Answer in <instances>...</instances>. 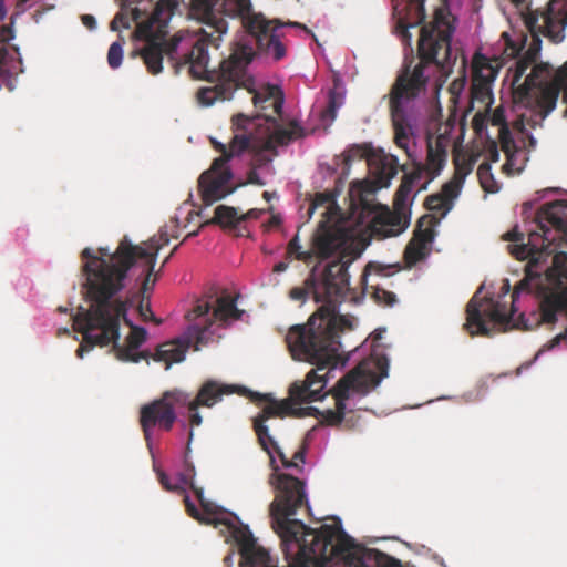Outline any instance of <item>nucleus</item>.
<instances>
[{
  "label": "nucleus",
  "instance_id": "obj_24",
  "mask_svg": "<svg viewBox=\"0 0 567 567\" xmlns=\"http://www.w3.org/2000/svg\"><path fill=\"white\" fill-rule=\"evenodd\" d=\"M316 430L312 429L308 432L303 444L300 446L298 451L295 452L291 461H305L307 456H309V450L311 449V443L315 439Z\"/></svg>",
  "mask_w": 567,
  "mask_h": 567
},
{
  "label": "nucleus",
  "instance_id": "obj_31",
  "mask_svg": "<svg viewBox=\"0 0 567 567\" xmlns=\"http://www.w3.org/2000/svg\"><path fill=\"white\" fill-rule=\"evenodd\" d=\"M265 213V210L262 209H250L246 215H240L241 216V220L244 219H247V218H252V219H257L259 218L262 214Z\"/></svg>",
  "mask_w": 567,
  "mask_h": 567
},
{
  "label": "nucleus",
  "instance_id": "obj_26",
  "mask_svg": "<svg viewBox=\"0 0 567 567\" xmlns=\"http://www.w3.org/2000/svg\"><path fill=\"white\" fill-rule=\"evenodd\" d=\"M374 298L379 303L384 306H393L396 301L394 293L381 288L375 289Z\"/></svg>",
  "mask_w": 567,
  "mask_h": 567
},
{
  "label": "nucleus",
  "instance_id": "obj_27",
  "mask_svg": "<svg viewBox=\"0 0 567 567\" xmlns=\"http://www.w3.org/2000/svg\"><path fill=\"white\" fill-rule=\"evenodd\" d=\"M465 83H466L465 78H461V79L455 80L451 84L450 91L454 99L457 97L462 93V91L464 90Z\"/></svg>",
  "mask_w": 567,
  "mask_h": 567
},
{
  "label": "nucleus",
  "instance_id": "obj_5",
  "mask_svg": "<svg viewBox=\"0 0 567 567\" xmlns=\"http://www.w3.org/2000/svg\"><path fill=\"white\" fill-rule=\"evenodd\" d=\"M352 261L353 256H350L341 262H329L322 270L315 268L303 287H295L290 291L292 300L305 301L312 296L317 303H322L307 327H292L287 334L292 357L316 365L302 383L290 386V396L296 403L322 400L328 394L324 389L330 380L350 359L341 357L339 331L353 329L358 324L354 316L340 310L350 281L348 268Z\"/></svg>",
  "mask_w": 567,
  "mask_h": 567
},
{
  "label": "nucleus",
  "instance_id": "obj_6",
  "mask_svg": "<svg viewBox=\"0 0 567 567\" xmlns=\"http://www.w3.org/2000/svg\"><path fill=\"white\" fill-rule=\"evenodd\" d=\"M538 18L533 13L526 17L530 42L509 65L505 79L513 87L516 113L513 132L506 125L499 128L502 151L506 156L503 172L509 176L524 171L528 153L536 146L529 128L542 124L556 109L559 96V87L547 82L550 76L549 66L537 63L542 49V39L534 30Z\"/></svg>",
  "mask_w": 567,
  "mask_h": 567
},
{
  "label": "nucleus",
  "instance_id": "obj_18",
  "mask_svg": "<svg viewBox=\"0 0 567 567\" xmlns=\"http://www.w3.org/2000/svg\"><path fill=\"white\" fill-rule=\"evenodd\" d=\"M408 13L405 18H400L396 32L399 35H412L410 29L416 27L425 19V0H406Z\"/></svg>",
  "mask_w": 567,
  "mask_h": 567
},
{
  "label": "nucleus",
  "instance_id": "obj_3",
  "mask_svg": "<svg viewBox=\"0 0 567 567\" xmlns=\"http://www.w3.org/2000/svg\"><path fill=\"white\" fill-rule=\"evenodd\" d=\"M558 195L545 204L525 234L516 226L505 235L512 241L511 252L518 259H529L525 267L526 276L515 287L511 309L503 300L511 291L508 280H504L497 296L481 298L485 289L483 284L471 298L466 308L465 328L471 334L488 336L498 327H507L517 311V300L523 293H536L539 306L530 323L532 329L540 323L559 324L564 331L545 343L535 354L534 360L522 364L517 373L528 369L544 353L556 349H567V192L546 188L536 193L535 202Z\"/></svg>",
  "mask_w": 567,
  "mask_h": 567
},
{
  "label": "nucleus",
  "instance_id": "obj_4",
  "mask_svg": "<svg viewBox=\"0 0 567 567\" xmlns=\"http://www.w3.org/2000/svg\"><path fill=\"white\" fill-rule=\"evenodd\" d=\"M174 231L162 229L142 245L124 237L111 251L106 246L86 247L81 252L85 306L72 313L73 328L83 341L76 357L84 358L95 344H113L116 358L138 363L150 357L143 349L148 332L126 317L125 292L148 295L155 285L154 268L159 250L169 244Z\"/></svg>",
  "mask_w": 567,
  "mask_h": 567
},
{
  "label": "nucleus",
  "instance_id": "obj_36",
  "mask_svg": "<svg viewBox=\"0 0 567 567\" xmlns=\"http://www.w3.org/2000/svg\"><path fill=\"white\" fill-rule=\"evenodd\" d=\"M269 284L277 286L279 285V279L276 276H269Z\"/></svg>",
  "mask_w": 567,
  "mask_h": 567
},
{
  "label": "nucleus",
  "instance_id": "obj_35",
  "mask_svg": "<svg viewBox=\"0 0 567 567\" xmlns=\"http://www.w3.org/2000/svg\"><path fill=\"white\" fill-rule=\"evenodd\" d=\"M7 16L4 2L0 0V20H3Z\"/></svg>",
  "mask_w": 567,
  "mask_h": 567
},
{
  "label": "nucleus",
  "instance_id": "obj_33",
  "mask_svg": "<svg viewBox=\"0 0 567 567\" xmlns=\"http://www.w3.org/2000/svg\"><path fill=\"white\" fill-rule=\"evenodd\" d=\"M280 223H281V216L278 214H274L270 217L269 227H276V226L280 225Z\"/></svg>",
  "mask_w": 567,
  "mask_h": 567
},
{
  "label": "nucleus",
  "instance_id": "obj_22",
  "mask_svg": "<svg viewBox=\"0 0 567 567\" xmlns=\"http://www.w3.org/2000/svg\"><path fill=\"white\" fill-rule=\"evenodd\" d=\"M400 270L399 264L383 265V264H369L368 271L370 275H378L381 277H390Z\"/></svg>",
  "mask_w": 567,
  "mask_h": 567
},
{
  "label": "nucleus",
  "instance_id": "obj_8",
  "mask_svg": "<svg viewBox=\"0 0 567 567\" xmlns=\"http://www.w3.org/2000/svg\"><path fill=\"white\" fill-rule=\"evenodd\" d=\"M316 212L321 219L312 236L311 250H302L299 236L296 235L287 246V258L308 261L316 255L322 259L334 258L330 262H341L346 257L353 256L354 260L360 255L354 238L367 230L358 228L346 219L332 193L316 195L308 208L309 217Z\"/></svg>",
  "mask_w": 567,
  "mask_h": 567
},
{
  "label": "nucleus",
  "instance_id": "obj_20",
  "mask_svg": "<svg viewBox=\"0 0 567 567\" xmlns=\"http://www.w3.org/2000/svg\"><path fill=\"white\" fill-rule=\"evenodd\" d=\"M197 496H198V498H199V501H200V503H202V505H203V507H204L205 513H204V514H202V513L198 511V508L196 507V505H195V504L189 499V497L186 495V496L184 497V503H185V507H186V512H187V514H188L190 517H193V518L197 519V520H198V522H200V523H205V524H213V523H216V522H215V519H213V518L210 517L212 513L209 512L208 506L203 502V498H202L203 493H202V491H198V492H197Z\"/></svg>",
  "mask_w": 567,
  "mask_h": 567
},
{
  "label": "nucleus",
  "instance_id": "obj_14",
  "mask_svg": "<svg viewBox=\"0 0 567 567\" xmlns=\"http://www.w3.org/2000/svg\"><path fill=\"white\" fill-rule=\"evenodd\" d=\"M543 19L546 35L555 43L561 42L567 27V0H551Z\"/></svg>",
  "mask_w": 567,
  "mask_h": 567
},
{
  "label": "nucleus",
  "instance_id": "obj_7",
  "mask_svg": "<svg viewBox=\"0 0 567 567\" xmlns=\"http://www.w3.org/2000/svg\"><path fill=\"white\" fill-rule=\"evenodd\" d=\"M244 313L237 308L236 298L227 292L197 300L187 315V329L181 337L158 344L152 358L164 363L167 370L172 364L185 360L190 346L199 350L219 338L220 331L233 321L241 319Z\"/></svg>",
  "mask_w": 567,
  "mask_h": 567
},
{
  "label": "nucleus",
  "instance_id": "obj_41",
  "mask_svg": "<svg viewBox=\"0 0 567 567\" xmlns=\"http://www.w3.org/2000/svg\"><path fill=\"white\" fill-rule=\"evenodd\" d=\"M262 250H264V252H266V254L270 252V251L268 250V248H262Z\"/></svg>",
  "mask_w": 567,
  "mask_h": 567
},
{
  "label": "nucleus",
  "instance_id": "obj_10",
  "mask_svg": "<svg viewBox=\"0 0 567 567\" xmlns=\"http://www.w3.org/2000/svg\"><path fill=\"white\" fill-rule=\"evenodd\" d=\"M175 393L176 390L166 392L161 399L141 408V425L151 453L154 441L172 429L177 417L176 411L184 412L183 404L175 401ZM152 456L155 457L154 454Z\"/></svg>",
  "mask_w": 567,
  "mask_h": 567
},
{
  "label": "nucleus",
  "instance_id": "obj_16",
  "mask_svg": "<svg viewBox=\"0 0 567 567\" xmlns=\"http://www.w3.org/2000/svg\"><path fill=\"white\" fill-rule=\"evenodd\" d=\"M346 84L341 79V75L339 73L334 74L333 86L329 91L328 95V105L320 114V122L323 127H329L334 122L338 111L346 102Z\"/></svg>",
  "mask_w": 567,
  "mask_h": 567
},
{
  "label": "nucleus",
  "instance_id": "obj_9",
  "mask_svg": "<svg viewBox=\"0 0 567 567\" xmlns=\"http://www.w3.org/2000/svg\"><path fill=\"white\" fill-rule=\"evenodd\" d=\"M385 329H375L371 336L354 350V353L370 351L369 355L350 372L344 374L330 390L334 400V409L322 412L329 425L350 422L348 415L359 409V402L380 382L388 377L389 360L383 347L379 343Z\"/></svg>",
  "mask_w": 567,
  "mask_h": 567
},
{
  "label": "nucleus",
  "instance_id": "obj_30",
  "mask_svg": "<svg viewBox=\"0 0 567 567\" xmlns=\"http://www.w3.org/2000/svg\"><path fill=\"white\" fill-rule=\"evenodd\" d=\"M522 14L529 10V0H512Z\"/></svg>",
  "mask_w": 567,
  "mask_h": 567
},
{
  "label": "nucleus",
  "instance_id": "obj_17",
  "mask_svg": "<svg viewBox=\"0 0 567 567\" xmlns=\"http://www.w3.org/2000/svg\"><path fill=\"white\" fill-rule=\"evenodd\" d=\"M499 159V152L495 144H492L487 151V162L482 163L477 168V177L482 188L491 194H495L501 189V184L495 179L491 172V163Z\"/></svg>",
  "mask_w": 567,
  "mask_h": 567
},
{
  "label": "nucleus",
  "instance_id": "obj_37",
  "mask_svg": "<svg viewBox=\"0 0 567 567\" xmlns=\"http://www.w3.org/2000/svg\"><path fill=\"white\" fill-rule=\"evenodd\" d=\"M533 205H534L533 202L525 203L524 204V213H527L528 210H530L533 208Z\"/></svg>",
  "mask_w": 567,
  "mask_h": 567
},
{
  "label": "nucleus",
  "instance_id": "obj_19",
  "mask_svg": "<svg viewBox=\"0 0 567 567\" xmlns=\"http://www.w3.org/2000/svg\"><path fill=\"white\" fill-rule=\"evenodd\" d=\"M241 220L238 210L229 206H217L215 209V217L212 223H217L224 227L235 226Z\"/></svg>",
  "mask_w": 567,
  "mask_h": 567
},
{
  "label": "nucleus",
  "instance_id": "obj_42",
  "mask_svg": "<svg viewBox=\"0 0 567 567\" xmlns=\"http://www.w3.org/2000/svg\"><path fill=\"white\" fill-rule=\"evenodd\" d=\"M59 331H60V332H61V331H63V332H68V329H66V328H64V329H59Z\"/></svg>",
  "mask_w": 567,
  "mask_h": 567
},
{
  "label": "nucleus",
  "instance_id": "obj_2",
  "mask_svg": "<svg viewBox=\"0 0 567 567\" xmlns=\"http://www.w3.org/2000/svg\"><path fill=\"white\" fill-rule=\"evenodd\" d=\"M443 23L436 21L431 27H423L419 39L421 63L412 71L409 66L399 75L391 92V114L394 130V143L404 151L413 165V171L404 176L396 193L395 212L388 206L374 202L377 190L389 187L399 172V159L395 155L383 150H371L369 146L354 145L330 162L318 163L317 176L323 181L334 175L338 179L346 178L350 173L351 162L355 158H367L370 178L355 179L349 188L350 216L346 219L358 228L369 230L382 238L402 234L410 224L406 208L416 194L426 189L446 165L447 150L453 146L455 173L442 192L429 198V208L437 210L444 217L453 208L461 194L466 176L473 171L475 157L468 156L462 150L465 126L456 118H450L439 125L436 135L427 136V156L423 162V148L416 141L419 122L424 106L422 96L429 76L425 71L437 70L440 78H447L452 71L453 56L451 38L453 30L443 29ZM434 84L437 94L442 86Z\"/></svg>",
  "mask_w": 567,
  "mask_h": 567
},
{
  "label": "nucleus",
  "instance_id": "obj_15",
  "mask_svg": "<svg viewBox=\"0 0 567 567\" xmlns=\"http://www.w3.org/2000/svg\"><path fill=\"white\" fill-rule=\"evenodd\" d=\"M433 243V229L430 227L424 229L419 228L405 248L404 257L406 264L409 266H413L416 262L425 259L432 249Z\"/></svg>",
  "mask_w": 567,
  "mask_h": 567
},
{
  "label": "nucleus",
  "instance_id": "obj_21",
  "mask_svg": "<svg viewBox=\"0 0 567 567\" xmlns=\"http://www.w3.org/2000/svg\"><path fill=\"white\" fill-rule=\"evenodd\" d=\"M124 58V49L123 42L115 41L113 42L107 51V64L112 70H117L123 62Z\"/></svg>",
  "mask_w": 567,
  "mask_h": 567
},
{
  "label": "nucleus",
  "instance_id": "obj_1",
  "mask_svg": "<svg viewBox=\"0 0 567 567\" xmlns=\"http://www.w3.org/2000/svg\"><path fill=\"white\" fill-rule=\"evenodd\" d=\"M120 6L111 29H127L131 21L136 22V37L145 42L141 55L150 73H162L163 54H166L177 65L188 64L193 76L215 83L198 90L197 101L202 106L230 100L238 87L251 95L257 112L251 117L244 114L234 117L229 145L212 138L221 156L199 178L206 205L236 189L228 163L246 152L251 156L249 182L266 185L275 175L272 161L278 155L277 147L300 137L303 130L297 122L287 127L278 123V118L282 121L284 92L278 84L257 80L249 73L248 66L256 54L252 42L261 54L279 61L286 56L279 30L288 25L309 31L307 27L299 22L281 24L278 20H268L252 10L250 0H190L189 16L203 24L202 37L178 32L166 41L173 16L169 1L120 0Z\"/></svg>",
  "mask_w": 567,
  "mask_h": 567
},
{
  "label": "nucleus",
  "instance_id": "obj_39",
  "mask_svg": "<svg viewBox=\"0 0 567 567\" xmlns=\"http://www.w3.org/2000/svg\"><path fill=\"white\" fill-rule=\"evenodd\" d=\"M231 560V556L230 555H227L224 559V563L227 567H229V561Z\"/></svg>",
  "mask_w": 567,
  "mask_h": 567
},
{
  "label": "nucleus",
  "instance_id": "obj_12",
  "mask_svg": "<svg viewBox=\"0 0 567 567\" xmlns=\"http://www.w3.org/2000/svg\"><path fill=\"white\" fill-rule=\"evenodd\" d=\"M259 400L262 401L261 412L254 419V429L257 434L261 449L268 454L269 461L275 462L278 458L280 461H288L282 453L278 442L270 434V422L275 417H284L291 412V404L288 401H277L272 398L260 396L256 394Z\"/></svg>",
  "mask_w": 567,
  "mask_h": 567
},
{
  "label": "nucleus",
  "instance_id": "obj_32",
  "mask_svg": "<svg viewBox=\"0 0 567 567\" xmlns=\"http://www.w3.org/2000/svg\"><path fill=\"white\" fill-rule=\"evenodd\" d=\"M290 259L287 258V260L279 261L274 266V274H281L285 272L289 267Z\"/></svg>",
  "mask_w": 567,
  "mask_h": 567
},
{
  "label": "nucleus",
  "instance_id": "obj_11",
  "mask_svg": "<svg viewBox=\"0 0 567 567\" xmlns=\"http://www.w3.org/2000/svg\"><path fill=\"white\" fill-rule=\"evenodd\" d=\"M235 392L241 395L250 393L246 388L224 384L216 380H208L202 384L196 396H192L185 391L176 390L175 401L183 404V415L188 419L189 423L193 426H199L203 422L198 411L199 406L210 409L219 403L224 395Z\"/></svg>",
  "mask_w": 567,
  "mask_h": 567
},
{
  "label": "nucleus",
  "instance_id": "obj_34",
  "mask_svg": "<svg viewBox=\"0 0 567 567\" xmlns=\"http://www.w3.org/2000/svg\"><path fill=\"white\" fill-rule=\"evenodd\" d=\"M140 313L145 320H147L148 317L152 316L151 310L148 308L144 309L143 307L140 308Z\"/></svg>",
  "mask_w": 567,
  "mask_h": 567
},
{
  "label": "nucleus",
  "instance_id": "obj_40",
  "mask_svg": "<svg viewBox=\"0 0 567 567\" xmlns=\"http://www.w3.org/2000/svg\"><path fill=\"white\" fill-rule=\"evenodd\" d=\"M264 197L269 202L271 199L272 195L269 194L268 192H265Z\"/></svg>",
  "mask_w": 567,
  "mask_h": 567
},
{
  "label": "nucleus",
  "instance_id": "obj_28",
  "mask_svg": "<svg viewBox=\"0 0 567 567\" xmlns=\"http://www.w3.org/2000/svg\"><path fill=\"white\" fill-rule=\"evenodd\" d=\"M81 21L85 28L90 31H94L97 28V21L92 14H83L81 16Z\"/></svg>",
  "mask_w": 567,
  "mask_h": 567
},
{
  "label": "nucleus",
  "instance_id": "obj_23",
  "mask_svg": "<svg viewBox=\"0 0 567 567\" xmlns=\"http://www.w3.org/2000/svg\"><path fill=\"white\" fill-rule=\"evenodd\" d=\"M200 212H197L193 208L184 207L179 209L178 214L175 217V221L177 225L187 227L189 223H192L195 218L200 217Z\"/></svg>",
  "mask_w": 567,
  "mask_h": 567
},
{
  "label": "nucleus",
  "instance_id": "obj_38",
  "mask_svg": "<svg viewBox=\"0 0 567 567\" xmlns=\"http://www.w3.org/2000/svg\"><path fill=\"white\" fill-rule=\"evenodd\" d=\"M284 465V468L285 470H288L290 467H297L298 463H292V462H289V463H281Z\"/></svg>",
  "mask_w": 567,
  "mask_h": 567
},
{
  "label": "nucleus",
  "instance_id": "obj_13",
  "mask_svg": "<svg viewBox=\"0 0 567 567\" xmlns=\"http://www.w3.org/2000/svg\"><path fill=\"white\" fill-rule=\"evenodd\" d=\"M499 63L483 54H476L472 63L473 95L482 100L488 99L492 84L497 78Z\"/></svg>",
  "mask_w": 567,
  "mask_h": 567
},
{
  "label": "nucleus",
  "instance_id": "obj_29",
  "mask_svg": "<svg viewBox=\"0 0 567 567\" xmlns=\"http://www.w3.org/2000/svg\"><path fill=\"white\" fill-rule=\"evenodd\" d=\"M473 125L478 134H482L483 130H485V121L482 114H475L473 117Z\"/></svg>",
  "mask_w": 567,
  "mask_h": 567
},
{
  "label": "nucleus",
  "instance_id": "obj_25",
  "mask_svg": "<svg viewBox=\"0 0 567 567\" xmlns=\"http://www.w3.org/2000/svg\"><path fill=\"white\" fill-rule=\"evenodd\" d=\"M159 463H153V468L157 474L158 481L164 489L173 492L179 488L177 483H172L168 475L161 468Z\"/></svg>",
  "mask_w": 567,
  "mask_h": 567
}]
</instances>
